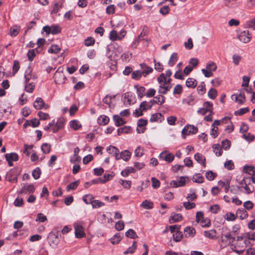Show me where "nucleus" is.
Returning a JSON list of instances; mask_svg holds the SVG:
<instances>
[{"label": "nucleus", "instance_id": "obj_26", "mask_svg": "<svg viewBox=\"0 0 255 255\" xmlns=\"http://www.w3.org/2000/svg\"><path fill=\"white\" fill-rule=\"evenodd\" d=\"M197 85V81L194 78H189L186 81V85L188 88H194Z\"/></svg>", "mask_w": 255, "mask_h": 255}, {"label": "nucleus", "instance_id": "obj_35", "mask_svg": "<svg viewBox=\"0 0 255 255\" xmlns=\"http://www.w3.org/2000/svg\"><path fill=\"white\" fill-rule=\"evenodd\" d=\"M213 151L215 153V154L220 156L222 154V148L220 147L219 144H215L212 146Z\"/></svg>", "mask_w": 255, "mask_h": 255}, {"label": "nucleus", "instance_id": "obj_14", "mask_svg": "<svg viewBox=\"0 0 255 255\" xmlns=\"http://www.w3.org/2000/svg\"><path fill=\"white\" fill-rule=\"evenodd\" d=\"M186 177H187V176H180L179 180L172 181L171 185H172L173 187L176 188L184 186L186 182Z\"/></svg>", "mask_w": 255, "mask_h": 255}, {"label": "nucleus", "instance_id": "obj_15", "mask_svg": "<svg viewBox=\"0 0 255 255\" xmlns=\"http://www.w3.org/2000/svg\"><path fill=\"white\" fill-rule=\"evenodd\" d=\"M140 66L141 69V74L144 77L153 72V69L144 63L140 64Z\"/></svg>", "mask_w": 255, "mask_h": 255}, {"label": "nucleus", "instance_id": "obj_52", "mask_svg": "<svg viewBox=\"0 0 255 255\" xmlns=\"http://www.w3.org/2000/svg\"><path fill=\"white\" fill-rule=\"evenodd\" d=\"M153 62L154 63V69L158 72H162L164 69L163 65L159 62H157L155 59Z\"/></svg>", "mask_w": 255, "mask_h": 255}, {"label": "nucleus", "instance_id": "obj_13", "mask_svg": "<svg viewBox=\"0 0 255 255\" xmlns=\"http://www.w3.org/2000/svg\"><path fill=\"white\" fill-rule=\"evenodd\" d=\"M74 226L76 237L77 238H82L84 237L85 234L84 232L82 226L78 223H75Z\"/></svg>", "mask_w": 255, "mask_h": 255}, {"label": "nucleus", "instance_id": "obj_61", "mask_svg": "<svg viewBox=\"0 0 255 255\" xmlns=\"http://www.w3.org/2000/svg\"><path fill=\"white\" fill-rule=\"evenodd\" d=\"M142 74L141 73V71L140 70H136L132 72L131 74V78L133 79L138 80L141 77Z\"/></svg>", "mask_w": 255, "mask_h": 255}, {"label": "nucleus", "instance_id": "obj_38", "mask_svg": "<svg viewBox=\"0 0 255 255\" xmlns=\"http://www.w3.org/2000/svg\"><path fill=\"white\" fill-rule=\"evenodd\" d=\"M109 120H110V119H109V117L103 115V116H101L98 118V123L100 125H106L109 123Z\"/></svg>", "mask_w": 255, "mask_h": 255}, {"label": "nucleus", "instance_id": "obj_56", "mask_svg": "<svg viewBox=\"0 0 255 255\" xmlns=\"http://www.w3.org/2000/svg\"><path fill=\"white\" fill-rule=\"evenodd\" d=\"M249 111V108H241L240 110L236 111L235 112V115L236 116H242Z\"/></svg>", "mask_w": 255, "mask_h": 255}, {"label": "nucleus", "instance_id": "obj_17", "mask_svg": "<svg viewBox=\"0 0 255 255\" xmlns=\"http://www.w3.org/2000/svg\"><path fill=\"white\" fill-rule=\"evenodd\" d=\"M165 102V97L161 95H159L155 97L153 99L149 101V103H152V104H157L159 105H162Z\"/></svg>", "mask_w": 255, "mask_h": 255}, {"label": "nucleus", "instance_id": "obj_33", "mask_svg": "<svg viewBox=\"0 0 255 255\" xmlns=\"http://www.w3.org/2000/svg\"><path fill=\"white\" fill-rule=\"evenodd\" d=\"M194 158L198 162L202 164L205 166V158L201 154L199 153H196L194 155Z\"/></svg>", "mask_w": 255, "mask_h": 255}, {"label": "nucleus", "instance_id": "obj_59", "mask_svg": "<svg viewBox=\"0 0 255 255\" xmlns=\"http://www.w3.org/2000/svg\"><path fill=\"white\" fill-rule=\"evenodd\" d=\"M183 206L186 210H190L194 208L196 206V204L193 202L188 201L183 203Z\"/></svg>", "mask_w": 255, "mask_h": 255}, {"label": "nucleus", "instance_id": "obj_20", "mask_svg": "<svg viewBox=\"0 0 255 255\" xmlns=\"http://www.w3.org/2000/svg\"><path fill=\"white\" fill-rule=\"evenodd\" d=\"M107 151L109 154L114 156L116 159V156H118V154L120 152L119 149L117 147L112 145H110L108 147H107Z\"/></svg>", "mask_w": 255, "mask_h": 255}, {"label": "nucleus", "instance_id": "obj_57", "mask_svg": "<svg viewBox=\"0 0 255 255\" xmlns=\"http://www.w3.org/2000/svg\"><path fill=\"white\" fill-rule=\"evenodd\" d=\"M208 95L210 99H214L217 95V91L214 88H211L208 92Z\"/></svg>", "mask_w": 255, "mask_h": 255}, {"label": "nucleus", "instance_id": "obj_29", "mask_svg": "<svg viewBox=\"0 0 255 255\" xmlns=\"http://www.w3.org/2000/svg\"><path fill=\"white\" fill-rule=\"evenodd\" d=\"M135 88L136 89L137 94L138 95V97L141 99L143 96L145 95V88L142 86H138L137 85H135L134 86Z\"/></svg>", "mask_w": 255, "mask_h": 255}, {"label": "nucleus", "instance_id": "obj_43", "mask_svg": "<svg viewBox=\"0 0 255 255\" xmlns=\"http://www.w3.org/2000/svg\"><path fill=\"white\" fill-rule=\"evenodd\" d=\"M183 236L182 233L179 231V230H178L174 234H173V240L175 242H179L180 241Z\"/></svg>", "mask_w": 255, "mask_h": 255}, {"label": "nucleus", "instance_id": "obj_10", "mask_svg": "<svg viewBox=\"0 0 255 255\" xmlns=\"http://www.w3.org/2000/svg\"><path fill=\"white\" fill-rule=\"evenodd\" d=\"M6 160L8 161L9 166H12V161H16L18 160V155L15 152L6 153L4 155Z\"/></svg>", "mask_w": 255, "mask_h": 255}, {"label": "nucleus", "instance_id": "obj_54", "mask_svg": "<svg viewBox=\"0 0 255 255\" xmlns=\"http://www.w3.org/2000/svg\"><path fill=\"white\" fill-rule=\"evenodd\" d=\"M218 184L221 187H224L226 192L228 190L230 187V182L229 180L225 181L220 180L218 182Z\"/></svg>", "mask_w": 255, "mask_h": 255}, {"label": "nucleus", "instance_id": "obj_32", "mask_svg": "<svg viewBox=\"0 0 255 255\" xmlns=\"http://www.w3.org/2000/svg\"><path fill=\"white\" fill-rule=\"evenodd\" d=\"M141 206L146 209H151L153 207V203L150 201L145 200L142 202Z\"/></svg>", "mask_w": 255, "mask_h": 255}, {"label": "nucleus", "instance_id": "obj_28", "mask_svg": "<svg viewBox=\"0 0 255 255\" xmlns=\"http://www.w3.org/2000/svg\"><path fill=\"white\" fill-rule=\"evenodd\" d=\"M113 120L115 122V125L117 127H120L124 125L126 122L124 121L123 119L120 117L118 115H114L113 116Z\"/></svg>", "mask_w": 255, "mask_h": 255}, {"label": "nucleus", "instance_id": "obj_49", "mask_svg": "<svg viewBox=\"0 0 255 255\" xmlns=\"http://www.w3.org/2000/svg\"><path fill=\"white\" fill-rule=\"evenodd\" d=\"M79 183V181L78 180L71 183L68 185H67L66 187L67 191H69L70 190H75L77 187Z\"/></svg>", "mask_w": 255, "mask_h": 255}, {"label": "nucleus", "instance_id": "obj_51", "mask_svg": "<svg viewBox=\"0 0 255 255\" xmlns=\"http://www.w3.org/2000/svg\"><path fill=\"white\" fill-rule=\"evenodd\" d=\"M206 69L211 72L215 71L217 69V66L214 62H210L206 65Z\"/></svg>", "mask_w": 255, "mask_h": 255}, {"label": "nucleus", "instance_id": "obj_34", "mask_svg": "<svg viewBox=\"0 0 255 255\" xmlns=\"http://www.w3.org/2000/svg\"><path fill=\"white\" fill-rule=\"evenodd\" d=\"M182 220V216L180 214H175L171 216L170 218V222L171 223L178 222Z\"/></svg>", "mask_w": 255, "mask_h": 255}, {"label": "nucleus", "instance_id": "obj_4", "mask_svg": "<svg viewBox=\"0 0 255 255\" xmlns=\"http://www.w3.org/2000/svg\"><path fill=\"white\" fill-rule=\"evenodd\" d=\"M35 189V188L33 184H23L18 193L20 194H30L33 193Z\"/></svg>", "mask_w": 255, "mask_h": 255}, {"label": "nucleus", "instance_id": "obj_44", "mask_svg": "<svg viewBox=\"0 0 255 255\" xmlns=\"http://www.w3.org/2000/svg\"><path fill=\"white\" fill-rule=\"evenodd\" d=\"M121 239L122 238L120 234H117L111 239L110 241L112 244L115 245L118 244L121 241Z\"/></svg>", "mask_w": 255, "mask_h": 255}, {"label": "nucleus", "instance_id": "obj_37", "mask_svg": "<svg viewBox=\"0 0 255 255\" xmlns=\"http://www.w3.org/2000/svg\"><path fill=\"white\" fill-rule=\"evenodd\" d=\"M137 247L136 242L133 241L132 245L131 247H129L126 251L124 252V255H128V254H132L134 252Z\"/></svg>", "mask_w": 255, "mask_h": 255}, {"label": "nucleus", "instance_id": "obj_5", "mask_svg": "<svg viewBox=\"0 0 255 255\" xmlns=\"http://www.w3.org/2000/svg\"><path fill=\"white\" fill-rule=\"evenodd\" d=\"M252 37V34L248 30L242 31L238 36V39L244 43L249 42Z\"/></svg>", "mask_w": 255, "mask_h": 255}, {"label": "nucleus", "instance_id": "obj_19", "mask_svg": "<svg viewBox=\"0 0 255 255\" xmlns=\"http://www.w3.org/2000/svg\"><path fill=\"white\" fill-rule=\"evenodd\" d=\"M165 74L161 73L157 78V81L159 84V89H164L166 86H171V85H168L165 82Z\"/></svg>", "mask_w": 255, "mask_h": 255}, {"label": "nucleus", "instance_id": "obj_42", "mask_svg": "<svg viewBox=\"0 0 255 255\" xmlns=\"http://www.w3.org/2000/svg\"><path fill=\"white\" fill-rule=\"evenodd\" d=\"M195 98L194 97L190 95L187 97L186 99L183 100V102L186 103L188 105H193L195 103Z\"/></svg>", "mask_w": 255, "mask_h": 255}, {"label": "nucleus", "instance_id": "obj_1", "mask_svg": "<svg viewBox=\"0 0 255 255\" xmlns=\"http://www.w3.org/2000/svg\"><path fill=\"white\" fill-rule=\"evenodd\" d=\"M112 177L113 176H100L97 179H94L90 182H86L84 184V186L85 188H88L92 184L105 183L111 180Z\"/></svg>", "mask_w": 255, "mask_h": 255}, {"label": "nucleus", "instance_id": "obj_23", "mask_svg": "<svg viewBox=\"0 0 255 255\" xmlns=\"http://www.w3.org/2000/svg\"><path fill=\"white\" fill-rule=\"evenodd\" d=\"M70 128L75 130H78L82 127L79 121L76 120L71 121L69 123Z\"/></svg>", "mask_w": 255, "mask_h": 255}, {"label": "nucleus", "instance_id": "obj_22", "mask_svg": "<svg viewBox=\"0 0 255 255\" xmlns=\"http://www.w3.org/2000/svg\"><path fill=\"white\" fill-rule=\"evenodd\" d=\"M235 239V238L232 236L230 233L222 235L221 237L222 242H226L227 244L229 245L231 242H233Z\"/></svg>", "mask_w": 255, "mask_h": 255}, {"label": "nucleus", "instance_id": "obj_55", "mask_svg": "<svg viewBox=\"0 0 255 255\" xmlns=\"http://www.w3.org/2000/svg\"><path fill=\"white\" fill-rule=\"evenodd\" d=\"M197 91L198 93L201 95H203L205 93V84L204 82H201V84L197 87Z\"/></svg>", "mask_w": 255, "mask_h": 255}, {"label": "nucleus", "instance_id": "obj_3", "mask_svg": "<svg viewBox=\"0 0 255 255\" xmlns=\"http://www.w3.org/2000/svg\"><path fill=\"white\" fill-rule=\"evenodd\" d=\"M43 30L47 34L51 33L52 34H57L61 32V28L58 25H52L51 26L46 25L43 27Z\"/></svg>", "mask_w": 255, "mask_h": 255}, {"label": "nucleus", "instance_id": "obj_40", "mask_svg": "<svg viewBox=\"0 0 255 255\" xmlns=\"http://www.w3.org/2000/svg\"><path fill=\"white\" fill-rule=\"evenodd\" d=\"M135 169L132 167H127L121 172L122 175H128L130 173H134Z\"/></svg>", "mask_w": 255, "mask_h": 255}, {"label": "nucleus", "instance_id": "obj_60", "mask_svg": "<svg viewBox=\"0 0 255 255\" xmlns=\"http://www.w3.org/2000/svg\"><path fill=\"white\" fill-rule=\"evenodd\" d=\"M36 50V49L29 50V51L27 54V55L28 57V59L30 61H32L33 60V59H34V58L35 57L36 54H35V51Z\"/></svg>", "mask_w": 255, "mask_h": 255}, {"label": "nucleus", "instance_id": "obj_64", "mask_svg": "<svg viewBox=\"0 0 255 255\" xmlns=\"http://www.w3.org/2000/svg\"><path fill=\"white\" fill-rule=\"evenodd\" d=\"M225 218L228 221H233L236 220V217L233 213L228 212L225 215Z\"/></svg>", "mask_w": 255, "mask_h": 255}, {"label": "nucleus", "instance_id": "obj_25", "mask_svg": "<svg viewBox=\"0 0 255 255\" xmlns=\"http://www.w3.org/2000/svg\"><path fill=\"white\" fill-rule=\"evenodd\" d=\"M185 233L186 237H193L195 236L196 234L195 229L191 227H187L184 229V230Z\"/></svg>", "mask_w": 255, "mask_h": 255}, {"label": "nucleus", "instance_id": "obj_39", "mask_svg": "<svg viewBox=\"0 0 255 255\" xmlns=\"http://www.w3.org/2000/svg\"><path fill=\"white\" fill-rule=\"evenodd\" d=\"M130 130L131 128L130 127L125 126L118 129V134L120 135L123 133H128L130 132Z\"/></svg>", "mask_w": 255, "mask_h": 255}, {"label": "nucleus", "instance_id": "obj_18", "mask_svg": "<svg viewBox=\"0 0 255 255\" xmlns=\"http://www.w3.org/2000/svg\"><path fill=\"white\" fill-rule=\"evenodd\" d=\"M53 77L54 78L55 82L58 84L64 83L66 80V77L64 74H57V73L55 72Z\"/></svg>", "mask_w": 255, "mask_h": 255}, {"label": "nucleus", "instance_id": "obj_30", "mask_svg": "<svg viewBox=\"0 0 255 255\" xmlns=\"http://www.w3.org/2000/svg\"><path fill=\"white\" fill-rule=\"evenodd\" d=\"M63 3V1L61 0L56 2L54 4L53 9L51 10V13L54 14L57 13L59 11V10L62 7Z\"/></svg>", "mask_w": 255, "mask_h": 255}, {"label": "nucleus", "instance_id": "obj_62", "mask_svg": "<svg viewBox=\"0 0 255 255\" xmlns=\"http://www.w3.org/2000/svg\"><path fill=\"white\" fill-rule=\"evenodd\" d=\"M34 88L35 85L32 83L26 84L25 85V90L28 93H32Z\"/></svg>", "mask_w": 255, "mask_h": 255}, {"label": "nucleus", "instance_id": "obj_6", "mask_svg": "<svg viewBox=\"0 0 255 255\" xmlns=\"http://www.w3.org/2000/svg\"><path fill=\"white\" fill-rule=\"evenodd\" d=\"M48 241L50 246L55 248L58 244L59 240L58 235L52 232L48 236Z\"/></svg>", "mask_w": 255, "mask_h": 255}, {"label": "nucleus", "instance_id": "obj_47", "mask_svg": "<svg viewBox=\"0 0 255 255\" xmlns=\"http://www.w3.org/2000/svg\"><path fill=\"white\" fill-rule=\"evenodd\" d=\"M31 72V69L30 67H28L27 70L25 72L24 78H25V83L27 84V83L29 81L30 79L31 78V76L30 75V73Z\"/></svg>", "mask_w": 255, "mask_h": 255}, {"label": "nucleus", "instance_id": "obj_46", "mask_svg": "<svg viewBox=\"0 0 255 255\" xmlns=\"http://www.w3.org/2000/svg\"><path fill=\"white\" fill-rule=\"evenodd\" d=\"M135 156L137 157H141L144 154V149L138 146L134 151Z\"/></svg>", "mask_w": 255, "mask_h": 255}, {"label": "nucleus", "instance_id": "obj_8", "mask_svg": "<svg viewBox=\"0 0 255 255\" xmlns=\"http://www.w3.org/2000/svg\"><path fill=\"white\" fill-rule=\"evenodd\" d=\"M65 122V120L63 118L60 117L58 118L55 124V126L52 128V131L55 133L57 132L59 130L63 128Z\"/></svg>", "mask_w": 255, "mask_h": 255}, {"label": "nucleus", "instance_id": "obj_50", "mask_svg": "<svg viewBox=\"0 0 255 255\" xmlns=\"http://www.w3.org/2000/svg\"><path fill=\"white\" fill-rule=\"evenodd\" d=\"M21 170L20 167L14 168L10 171L9 175H19L21 174Z\"/></svg>", "mask_w": 255, "mask_h": 255}, {"label": "nucleus", "instance_id": "obj_48", "mask_svg": "<svg viewBox=\"0 0 255 255\" xmlns=\"http://www.w3.org/2000/svg\"><path fill=\"white\" fill-rule=\"evenodd\" d=\"M237 214L240 216L241 219H244L248 217V214L245 209H239L237 210Z\"/></svg>", "mask_w": 255, "mask_h": 255}, {"label": "nucleus", "instance_id": "obj_27", "mask_svg": "<svg viewBox=\"0 0 255 255\" xmlns=\"http://www.w3.org/2000/svg\"><path fill=\"white\" fill-rule=\"evenodd\" d=\"M178 58V54L177 53H173L170 57L168 64L169 66H173L177 62Z\"/></svg>", "mask_w": 255, "mask_h": 255}, {"label": "nucleus", "instance_id": "obj_31", "mask_svg": "<svg viewBox=\"0 0 255 255\" xmlns=\"http://www.w3.org/2000/svg\"><path fill=\"white\" fill-rule=\"evenodd\" d=\"M94 197L91 194H87L83 197V200L86 204H91L94 201Z\"/></svg>", "mask_w": 255, "mask_h": 255}, {"label": "nucleus", "instance_id": "obj_63", "mask_svg": "<svg viewBox=\"0 0 255 255\" xmlns=\"http://www.w3.org/2000/svg\"><path fill=\"white\" fill-rule=\"evenodd\" d=\"M233 62L235 65H238L240 62L242 60V57L240 55L237 54H234L233 55Z\"/></svg>", "mask_w": 255, "mask_h": 255}, {"label": "nucleus", "instance_id": "obj_41", "mask_svg": "<svg viewBox=\"0 0 255 255\" xmlns=\"http://www.w3.org/2000/svg\"><path fill=\"white\" fill-rule=\"evenodd\" d=\"M126 236L128 238H130L132 239H135L137 238V235H136V233L134 232V231L132 229H129L126 233Z\"/></svg>", "mask_w": 255, "mask_h": 255}, {"label": "nucleus", "instance_id": "obj_7", "mask_svg": "<svg viewBox=\"0 0 255 255\" xmlns=\"http://www.w3.org/2000/svg\"><path fill=\"white\" fill-rule=\"evenodd\" d=\"M33 107L37 110H40L42 108L47 109L49 107L48 105L44 103L42 99L39 97L37 98L34 102Z\"/></svg>", "mask_w": 255, "mask_h": 255}, {"label": "nucleus", "instance_id": "obj_11", "mask_svg": "<svg viewBox=\"0 0 255 255\" xmlns=\"http://www.w3.org/2000/svg\"><path fill=\"white\" fill-rule=\"evenodd\" d=\"M131 155V153L128 150H125L119 152L118 156H116V160L122 159L125 161H128L130 158Z\"/></svg>", "mask_w": 255, "mask_h": 255}, {"label": "nucleus", "instance_id": "obj_58", "mask_svg": "<svg viewBox=\"0 0 255 255\" xmlns=\"http://www.w3.org/2000/svg\"><path fill=\"white\" fill-rule=\"evenodd\" d=\"M51 146L50 144L45 143L41 145V150L44 153H48L50 151Z\"/></svg>", "mask_w": 255, "mask_h": 255}, {"label": "nucleus", "instance_id": "obj_24", "mask_svg": "<svg viewBox=\"0 0 255 255\" xmlns=\"http://www.w3.org/2000/svg\"><path fill=\"white\" fill-rule=\"evenodd\" d=\"M216 231L215 230H210L209 231H205L204 232V235L206 238L210 239H215L216 237Z\"/></svg>", "mask_w": 255, "mask_h": 255}, {"label": "nucleus", "instance_id": "obj_53", "mask_svg": "<svg viewBox=\"0 0 255 255\" xmlns=\"http://www.w3.org/2000/svg\"><path fill=\"white\" fill-rule=\"evenodd\" d=\"M246 27L255 30V17L247 22Z\"/></svg>", "mask_w": 255, "mask_h": 255}, {"label": "nucleus", "instance_id": "obj_12", "mask_svg": "<svg viewBox=\"0 0 255 255\" xmlns=\"http://www.w3.org/2000/svg\"><path fill=\"white\" fill-rule=\"evenodd\" d=\"M147 124V121L143 119H140L137 122L136 131L137 133H143L146 129L145 126Z\"/></svg>", "mask_w": 255, "mask_h": 255}, {"label": "nucleus", "instance_id": "obj_21", "mask_svg": "<svg viewBox=\"0 0 255 255\" xmlns=\"http://www.w3.org/2000/svg\"><path fill=\"white\" fill-rule=\"evenodd\" d=\"M20 26L15 25L10 28L9 34L12 37L16 36L20 32Z\"/></svg>", "mask_w": 255, "mask_h": 255}, {"label": "nucleus", "instance_id": "obj_45", "mask_svg": "<svg viewBox=\"0 0 255 255\" xmlns=\"http://www.w3.org/2000/svg\"><path fill=\"white\" fill-rule=\"evenodd\" d=\"M61 50V48L57 45H52L50 48H49L48 51L50 53H57Z\"/></svg>", "mask_w": 255, "mask_h": 255}, {"label": "nucleus", "instance_id": "obj_16", "mask_svg": "<svg viewBox=\"0 0 255 255\" xmlns=\"http://www.w3.org/2000/svg\"><path fill=\"white\" fill-rule=\"evenodd\" d=\"M243 173L249 175H255V167L252 165H246L243 167Z\"/></svg>", "mask_w": 255, "mask_h": 255}, {"label": "nucleus", "instance_id": "obj_2", "mask_svg": "<svg viewBox=\"0 0 255 255\" xmlns=\"http://www.w3.org/2000/svg\"><path fill=\"white\" fill-rule=\"evenodd\" d=\"M198 132V128L193 125H188L184 127L182 130V135L183 138L190 134H195Z\"/></svg>", "mask_w": 255, "mask_h": 255}, {"label": "nucleus", "instance_id": "obj_36", "mask_svg": "<svg viewBox=\"0 0 255 255\" xmlns=\"http://www.w3.org/2000/svg\"><path fill=\"white\" fill-rule=\"evenodd\" d=\"M162 117V114L160 113H155L152 114L150 119L151 122H156L158 121H161V118Z\"/></svg>", "mask_w": 255, "mask_h": 255}, {"label": "nucleus", "instance_id": "obj_9", "mask_svg": "<svg viewBox=\"0 0 255 255\" xmlns=\"http://www.w3.org/2000/svg\"><path fill=\"white\" fill-rule=\"evenodd\" d=\"M159 158L162 160H165L168 162H171L174 160V156L170 153H168L166 151L162 152L159 155Z\"/></svg>", "mask_w": 255, "mask_h": 255}]
</instances>
